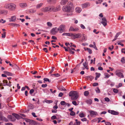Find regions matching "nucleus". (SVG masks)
<instances>
[{
    "mask_svg": "<svg viewBox=\"0 0 125 125\" xmlns=\"http://www.w3.org/2000/svg\"><path fill=\"white\" fill-rule=\"evenodd\" d=\"M69 95L71 97V99L72 100H76L79 97L78 93L76 91H71L69 92Z\"/></svg>",
    "mask_w": 125,
    "mask_h": 125,
    "instance_id": "1",
    "label": "nucleus"
},
{
    "mask_svg": "<svg viewBox=\"0 0 125 125\" xmlns=\"http://www.w3.org/2000/svg\"><path fill=\"white\" fill-rule=\"evenodd\" d=\"M52 8L51 6H48L45 7H43L42 8L41 10L42 12H46L50 11H51Z\"/></svg>",
    "mask_w": 125,
    "mask_h": 125,
    "instance_id": "2",
    "label": "nucleus"
},
{
    "mask_svg": "<svg viewBox=\"0 0 125 125\" xmlns=\"http://www.w3.org/2000/svg\"><path fill=\"white\" fill-rule=\"evenodd\" d=\"M65 26L64 25H61L58 28L57 30L60 31V33H62L65 31Z\"/></svg>",
    "mask_w": 125,
    "mask_h": 125,
    "instance_id": "3",
    "label": "nucleus"
},
{
    "mask_svg": "<svg viewBox=\"0 0 125 125\" xmlns=\"http://www.w3.org/2000/svg\"><path fill=\"white\" fill-rule=\"evenodd\" d=\"M71 7L70 6L66 5L63 6L62 8V10L63 11L68 12L70 11Z\"/></svg>",
    "mask_w": 125,
    "mask_h": 125,
    "instance_id": "4",
    "label": "nucleus"
},
{
    "mask_svg": "<svg viewBox=\"0 0 125 125\" xmlns=\"http://www.w3.org/2000/svg\"><path fill=\"white\" fill-rule=\"evenodd\" d=\"M52 8L51 10H52L54 12L57 11L60 9V6L59 5L58 6L56 7H54L53 6H51Z\"/></svg>",
    "mask_w": 125,
    "mask_h": 125,
    "instance_id": "5",
    "label": "nucleus"
},
{
    "mask_svg": "<svg viewBox=\"0 0 125 125\" xmlns=\"http://www.w3.org/2000/svg\"><path fill=\"white\" fill-rule=\"evenodd\" d=\"M72 39L79 38L82 35L80 33L73 34V33Z\"/></svg>",
    "mask_w": 125,
    "mask_h": 125,
    "instance_id": "6",
    "label": "nucleus"
},
{
    "mask_svg": "<svg viewBox=\"0 0 125 125\" xmlns=\"http://www.w3.org/2000/svg\"><path fill=\"white\" fill-rule=\"evenodd\" d=\"M9 10H15L16 6L13 4L10 3Z\"/></svg>",
    "mask_w": 125,
    "mask_h": 125,
    "instance_id": "7",
    "label": "nucleus"
},
{
    "mask_svg": "<svg viewBox=\"0 0 125 125\" xmlns=\"http://www.w3.org/2000/svg\"><path fill=\"white\" fill-rule=\"evenodd\" d=\"M120 70L118 69L117 70H116L115 73L116 75L119 77H120L121 78H123L124 77L122 73L120 72Z\"/></svg>",
    "mask_w": 125,
    "mask_h": 125,
    "instance_id": "8",
    "label": "nucleus"
},
{
    "mask_svg": "<svg viewBox=\"0 0 125 125\" xmlns=\"http://www.w3.org/2000/svg\"><path fill=\"white\" fill-rule=\"evenodd\" d=\"M90 116L92 117L94 115H98L97 113L94 111L93 110H90L89 111Z\"/></svg>",
    "mask_w": 125,
    "mask_h": 125,
    "instance_id": "9",
    "label": "nucleus"
},
{
    "mask_svg": "<svg viewBox=\"0 0 125 125\" xmlns=\"http://www.w3.org/2000/svg\"><path fill=\"white\" fill-rule=\"evenodd\" d=\"M108 112L113 115H118V112H116L114 110H108Z\"/></svg>",
    "mask_w": 125,
    "mask_h": 125,
    "instance_id": "10",
    "label": "nucleus"
},
{
    "mask_svg": "<svg viewBox=\"0 0 125 125\" xmlns=\"http://www.w3.org/2000/svg\"><path fill=\"white\" fill-rule=\"evenodd\" d=\"M83 8H84L89 6L90 5V4L88 2H86L81 5Z\"/></svg>",
    "mask_w": 125,
    "mask_h": 125,
    "instance_id": "11",
    "label": "nucleus"
},
{
    "mask_svg": "<svg viewBox=\"0 0 125 125\" xmlns=\"http://www.w3.org/2000/svg\"><path fill=\"white\" fill-rule=\"evenodd\" d=\"M57 28V27H55L52 29L51 31V33L54 35L56 34L57 32V31L56 30Z\"/></svg>",
    "mask_w": 125,
    "mask_h": 125,
    "instance_id": "12",
    "label": "nucleus"
},
{
    "mask_svg": "<svg viewBox=\"0 0 125 125\" xmlns=\"http://www.w3.org/2000/svg\"><path fill=\"white\" fill-rule=\"evenodd\" d=\"M3 82L4 85H6L9 86L10 87L11 86V85L9 82V83H8V81L6 80H4L3 81Z\"/></svg>",
    "mask_w": 125,
    "mask_h": 125,
    "instance_id": "13",
    "label": "nucleus"
},
{
    "mask_svg": "<svg viewBox=\"0 0 125 125\" xmlns=\"http://www.w3.org/2000/svg\"><path fill=\"white\" fill-rule=\"evenodd\" d=\"M12 115L15 117V118H16L17 119H19L22 118V117L21 116L16 114L12 113Z\"/></svg>",
    "mask_w": 125,
    "mask_h": 125,
    "instance_id": "14",
    "label": "nucleus"
},
{
    "mask_svg": "<svg viewBox=\"0 0 125 125\" xmlns=\"http://www.w3.org/2000/svg\"><path fill=\"white\" fill-rule=\"evenodd\" d=\"M16 17L15 16H12L10 18H9V21L10 22H14L15 21Z\"/></svg>",
    "mask_w": 125,
    "mask_h": 125,
    "instance_id": "15",
    "label": "nucleus"
},
{
    "mask_svg": "<svg viewBox=\"0 0 125 125\" xmlns=\"http://www.w3.org/2000/svg\"><path fill=\"white\" fill-rule=\"evenodd\" d=\"M3 73L5 74H6L7 75L12 76L15 75V74H14L6 71H4L3 72Z\"/></svg>",
    "mask_w": 125,
    "mask_h": 125,
    "instance_id": "16",
    "label": "nucleus"
},
{
    "mask_svg": "<svg viewBox=\"0 0 125 125\" xmlns=\"http://www.w3.org/2000/svg\"><path fill=\"white\" fill-rule=\"evenodd\" d=\"M79 29L78 28H74L72 27H71L69 29V31H77Z\"/></svg>",
    "mask_w": 125,
    "mask_h": 125,
    "instance_id": "17",
    "label": "nucleus"
},
{
    "mask_svg": "<svg viewBox=\"0 0 125 125\" xmlns=\"http://www.w3.org/2000/svg\"><path fill=\"white\" fill-rule=\"evenodd\" d=\"M19 5L21 7L23 8L27 6V4L25 3H20Z\"/></svg>",
    "mask_w": 125,
    "mask_h": 125,
    "instance_id": "18",
    "label": "nucleus"
},
{
    "mask_svg": "<svg viewBox=\"0 0 125 125\" xmlns=\"http://www.w3.org/2000/svg\"><path fill=\"white\" fill-rule=\"evenodd\" d=\"M68 2L67 0H62L61 2V4L62 5H64L66 4V3Z\"/></svg>",
    "mask_w": 125,
    "mask_h": 125,
    "instance_id": "19",
    "label": "nucleus"
},
{
    "mask_svg": "<svg viewBox=\"0 0 125 125\" xmlns=\"http://www.w3.org/2000/svg\"><path fill=\"white\" fill-rule=\"evenodd\" d=\"M75 10L77 12L80 13L81 11L82 10L81 8L77 7L75 8Z\"/></svg>",
    "mask_w": 125,
    "mask_h": 125,
    "instance_id": "20",
    "label": "nucleus"
},
{
    "mask_svg": "<svg viewBox=\"0 0 125 125\" xmlns=\"http://www.w3.org/2000/svg\"><path fill=\"white\" fill-rule=\"evenodd\" d=\"M43 4L42 3H41L37 4L36 6V8L38 9L41 8Z\"/></svg>",
    "mask_w": 125,
    "mask_h": 125,
    "instance_id": "21",
    "label": "nucleus"
},
{
    "mask_svg": "<svg viewBox=\"0 0 125 125\" xmlns=\"http://www.w3.org/2000/svg\"><path fill=\"white\" fill-rule=\"evenodd\" d=\"M51 76L53 77H58L60 76V75L58 73L55 74H52L51 75Z\"/></svg>",
    "mask_w": 125,
    "mask_h": 125,
    "instance_id": "22",
    "label": "nucleus"
},
{
    "mask_svg": "<svg viewBox=\"0 0 125 125\" xmlns=\"http://www.w3.org/2000/svg\"><path fill=\"white\" fill-rule=\"evenodd\" d=\"M83 65L86 69L87 70L88 69V68L87 67V64L86 62H84L83 63Z\"/></svg>",
    "mask_w": 125,
    "mask_h": 125,
    "instance_id": "23",
    "label": "nucleus"
},
{
    "mask_svg": "<svg viewBox=\"0 0 125 125\" xmlns=\"http://www.w3.org/2000/svg\"><path fill=\"white\" fill-rule=\"evenodd\" d=\"M10 24L13 27H19L20 26V25L19 24L15 23H11Z\"/></svg>",
    "mask_w": 125,
    "mask_h": 125,
    "instance_id": "24",
    "label": "nucleus"
},
{
    "mask_svg": "<svg viewBox=\"0 0 125 125\" xmlns=\"http://www.w3.org/2000/svg\"><path fill=\"white\" fill-rule=\"evenodd\" d=\"M44 101L46 102V103L50 104V103H52L53 102V101L52 100H44Z\"/></svg>",
    "mask_w": 125,
    "mask_h": 125,
    "instance_id": "25",
    "label": "nucleus"
},
{
    "mask_svg": "<svg viewBox=\"0 0 125 125\" xmlns=\"http://www.w3.org/2000/svg\"><path fill=\"white\" fill-rule=\"evenodd\" d=\"M10 5V4H5L4 7L7 9H9V7Z\"/></svg>",
    "mask_w": 125,
    "mask_h": 125,
    "instance_id": "26",
    "label": "nucleus"
},
{
    "mask_svg": "<svg viewBox=\"0 0 125 125\" xmlns=\"http://www.w3.org/2000/svg\"><path fill=\"white\" fill-rule=\"evenodd\" d=\"M68 49L69 50V52L72 54H73L74 53V51H72V50H71V49L70 48L68 47Z\"/></svg>",
    "mask_w": 125,
    "mask_h": 125,
    "instance_id": "27",
    "label": "nucleus"
},
{
    "mask_svg": "<svg viewBox=\"0 0 125 125\" xmlns=\"http://www.w3.org/2000/svg\"><path fill=\"white\" fill-rule=\"evenodd\" d=\"M95 91L97 93H100L101 92L100 90L99 89L98 87L96 88L95 89Z\"/></svg>",
    "mask_w": 125,
    "mask_h": 125,
    "instance_id": "28",
    "label": "nucleus"
},
{
    "mask_svg": "<svg viewBox=\"0 0 125 125\" xmlns=\"http://www.w3.org/2000/svg\"><path fill=\"white\" fill-rule=\"evenodd\" d=\"M95 78H99L101 75V74L100 73H96Z\"/></svg>",
    "mask_w": 125,
    "mask_h": 125,
    "instance_id": "29",
    "label": "nucleus"
},
{
    "mask_svg": "<svg viewBox=\"0 0 125 125\" xmlns=\"http://www.w3.org/2000/svg\"><path fill=\"white\" fill-rule=\"evenodd\" d=\"M29 123L31 125H33L35 124V122L32 120H30Z\"/></svg>",
    "mask_w": 125,
    "mask_h": 125,
    "instance_id": "30",
    "label": "nucleus"
},
{
    "mask_svg": "<svg viewBox=\"0 0 125 125\" xmlns=\"http://www.w3.org/2000/svg\"><path fill=\"white\" fill-rule=\"evenodd\" d=\"M86 102L88 104H92V101L91 99H89L86 101Z\"/></svg>",
    "mask_w": 125,
    "mask_h": 125,
    "instance_id": "31",
    "label": "nucleus"
},
{
    "mask_svg": "<svg viewBox=\"0 0 125 125\" xmlns=\"http://www.w3.org/2000/svg\"><path fill=\"white\" fill-rule=\"evenodd\" d=\"M73 33H67L66 36H68L71 37L72 38H73Z\"/></svg>",
    "mask_w": 125,
    "mask_h": 125,
    "instance_id": "32",
    "label": "nucleus"
},
{
    "mask_svg": "<svg viewBox=\"0 0 125 125\" xmlns=\"http://www.w3.org/2000/svg\"><path fill=\"white\" fill-rule=\"evenodd\" d=\"M89 94V93L87 91H86L84 92V94L85 96H87Z\"/></svg>",
    "mask_w": 125,
    "mask_h": 125,
    "instance_id": "33",
    "label": "nucleus"
},
{
    "mask_svg": "<svg viewBox=\"0 0 125 125\" xmlns=\"http://www.w3.org/2000/svg\"><path fill=\"white\" fill-rule=\"evenodd\" d=\"M104 26H106L107 24V21H102L101 22Z\"/></svg>",
    "mask_w": 125,
    "mask_h": 125,
    "instance_id": "34",
    "label": "nucleus"
},
{
    "mask_svg": "<svg viewBox=\"0 0 125 125\" xmlns=\"http://www.w3.org/2000/svg\"><path fill=\"white\" fill-rule=\"evenodd\" d=\"M103 1L102 0H98L97 1H96V4H100Z\"/></svg>",
    "mask_w": 125,
    "mask_h": 125,
    "instance_id": "35",
    "label": "nucleus"
},
{
    "mask_svg": "<svg viewBox=\"0 0 125 125\" xmlns=\"http://www.w3.org/2000/svg\"><path fill=\"white\" fill-rule=\"evenodd\" d=\"M8 12L7 11H5L4 10H2L0 11V14H2L5 12L6 13H7Z\"/></svg>",
    "mask_w": 125,
    "mask_h": 125,
    "instance_id": "36",
    "label": "nucleus"
},
{
    "mask_svg": "<svg viewBox=\"0 0 125 125\" xmlns=\"http://www.w3.org/2000/svg\"><path fill=\"white\" fill-rule=\"evenodd\" d=\"M121 33V32H118L117 33L115 37L117 38V37L119 36V35H120Z\"/></svg>",
    "mask_w": 125,
    "mask_h": 125,
    "instance_id": "37",
    "label": "nucleus"
},
{
    "mask_svg": "<svg viewBox=\"0 0 125 125\" xmlns=\"http://www.w3.org/2000/svg\"><path fill=\"white\" fill-rule=\"evenodd\" d=\"M104 75L105 76V77L107 78L109 77L110 76V75L109 74L106 73H104Z\"/></svg>",
    "mask_w": 125,
    "mask_h": 125,
    "instance_id": "38",
    "label": "nucleus"
},
{
    "mask_svg": "<svg viewBox=\"0 0 125 125\" xmlns=\"http://www.w3.org/2000/svg\"><path fill=\"white\" fill-rule=\"evenodd\" d=\"M31 73L33 74H35L37 73V72L36 71H32L31 72Z\"/></svg>",
    "mask_w": 125,
    "mask_h": 125,
    "instance_id": "39",
    "label": "nucleus"
},
{
    "mask_svg": "<svg viewBox=\"0 0 125 125\" xmlns=\"http://www.w3.org/2000/svg\"><path fill=\"white\" fill-rule=\"evenodd\" d=\"M48 26L50 27H52V23L50 22H48L47 23Z\"/></svg>",
    "mask_w": 125,
    "mask_h": 125,
    "instance_id": "40",
    "label": "nucleus"
},
{
    "mask_svg": "<svg viewBox=\"0 0 125 125\" xmlns=\"http://www.w3.org/2000/svg\"><path fill=\"white\" fill-rule=\"evenodd\" d=\"M121 61L123 63H125V59L124 57H122L121 60Z\"/></svg>",
    "mask_w": 125,
    "mask_h": 125,
    "instance_id": "41",
    "label": "nucleus"
},
{
    "mask_svg": "<svg viewBox=\"0 0 125 125\" xmlns=\"http://www.w3.org/2000/svg\"><path fill=\"white\" fill-rule=\"evenodd\" d=\"M6 32H4L2 34L1 37L2 38H5V37Z\"/></svg>",
    "mask_w": 125,
    "mask_h": 125,
    "instance_id": "42",
    "label": "nucleus"
},
{
    "mask_svg": "<svg viewBox=\"0 0 125 125\" xmlns=\"http://www.w3.org/2000/svg\"><path fill=\"white\" fill-rule=\"evenodd\" d=\"M61 105H64L66 104V103L64 101H63L61 102Z\"/></svg>",
    "mask_w": 125,
    "mask_h": 125,
    "instance_id": "43",
    "label": "nucleus"
},
{
    "mask_svg": "<svg viewBox=\"0 0 125 125\" xmlns=\"http://www.w3.org/2000/svg\"><path fill=\"white\" fill-rule=\"evenodd\" d=\"M10 120L12 121H15L16 120L15 117H14L12 116Z\"/></svg>",
    "mask_w": 125,
    "mask_h": 125,
    "instance_id": "44",
    "label": "nucleus"
},
{
    "mask_svg": "<svg viewBox=\"0 0 125 125\" xmlns=\"http://www.w3.org/2000/svg\"><path fill=\"white\" fill-rule=\"evenodd\" d=\"M89 46L90 47H91L93 48H94L95 49H96V50H97V48H95V47L94 46V45H93L92 44H90L89 45Z\"/></svg>",
    "mask_w": 125,
    "mask_h": 125,
    "instance_id": "45",
    "label": "nucleus"
},
{
    "mask_svg": "<svg viewBox=\"0 0 125 125\" xmlns=\"http://www.w3.org/2000/svg\"><path fill=\"white\" fill-rule=\"evenodd\" d=\"M48 2H51L53 3H55L56 1V0H47Z\"/></svg>",
    "mask_w": 125,
    "mask_h": 125,
    "instance_id": "46",
    "label": "nucleus"
},
{
    "mask_svg": "<svg viewBox=\"0 0 125 125\" xmlns=\"http://www.w3.org/2000/svg\"><path fill=\"white\" fill-rule=\"evenodd\" d=\"M113 92L116 93H117L118 92V90L117 89L114 88L113 89Z\"/></svg>",
    "mask_w": 125,
    "mask_h": 125,
    "instance_id": "47",
    "label": "nucleus"
},
{
    "mask_svg": "<svg viewBox=\"0 0 125 125\" xmlns=\"http://www.w3.org/2000/svg\"><path fill=\"white\" fill-rule=\"evenodd\" d=\"M79 116L81 117H83L85 116L84 115L83 113L80 114H79Z\"/></svg>",
    "mask_w": 125,
    "mask_h": 125,
    "instance_id": "48",
    "label": "nucleus"
},
{
    "mask_svg": "<svg viewBox=\"0 0 125 125\" xmlns=\"http://www.w3.org/2000/svg\"><path fill=\"white\" fill-rule=\"evenodd\" d=\"M86 38L85 37V35L83 34V37L82 38V40H84L85 41H86Z\"/></svg>",
    "mask_w": 125,
    "mask_h": 125,
    "instance_id": "49",
    "label": "nucleus"
},
{
    "mask_svg": "<svg viewBox=\"0 0 125 125\" xmlns=\"http://www.w3.org/2000/svg\"><path fill=\"white\" fill-rule=\"evenodd\" d=\"M3 119V117L2 116V113L0 112V120H2Z\"/></svg>",
    "mask_w": 125,
    "mask_h": 125,
    "instance_id": "50",
    "label": "nucleus"
},
{
    "mask_svg": "<svg viewBox=\"0 0 125 125\" xmlns=\"http://www.w3.org/2000/svg\"><path fill=\"white\" fill-rule=\"evenodd\" d=\"M70 115L72 116H74L75 115V113L74 112L71 111L70 113Z\"/></svg>",
    "mask_w": 125,
    "mask_h": 125,
    "instance_id": "51",
    "label": "nucleus"
},
{
    "mask_svg": "<svg viewBox=\"0 0 125 125\" xmlns=\"http://www.w3.org/2000/svg\"><path fill=\"white\" fill-rule=\"evenodd\" d=\"M6 21L5 20H4L3 19H1L0 21V22L3 23L5 22Z\"/></svg>",
    "mask_w": 125,
    "mask_h": 125,
    "instance_id": "52",
    "label": "nucleus"
},
{
    "mask_svg": "<svg viewBox=\"0 0 125 125\" xmlns=\"http://www.w3.org/2000/svg\"><path fill=\"white\" fill-rule=\"evenodd\" d=\"M44 83H45V81H48L49 82H50L51 81L49 80V79H44Z\"/></svg>",
    "mask_w": 125,
    "mask_h": 125,
    "instance_id": "53",
    "label": "nucleus"
},
{
    "mask_svg": "<svg viewBox=\"0 0 125 125\" xmlns=\"http://www.w3.org/2000/svg\"><path fill=\"white\" fill-rule=\"evenodd\" d=\"M80 122H77L74 124V125H80Z\"/></svg>",
    "mask_w": 125,
    "mask_h": 125,
    "instance_id": "54",
    "label": "nucleus"
},
{
    "mask_svg": "<svg viewBox=\"0 0 125 125\" xmlns=\"http://www.w3.org/2000/svg\"><path fill=\"white\" fill-rule=\"evenodd\" d=\"M54 67H52V68L51 70L49 72V73H52L54 71Z\"/></svg>",
    "mask_w": 125,
    "mask_h": 125,
    "instance_id": "55",
    "label": "nucleus"
},
{
    "mask_svg": "<svg viewBox=\"0 0 125 125\" xmlns=\"http://www.w3.org/2000/svg\"><path fill=\"white\" fill-rule=\"evenodd\" d=\"M43 50L46 53H47L48 52V50H47L46 48H44L43 49Z\"/></svg>",
    "mask_w": 125,
    "mask_h": 125,
    "instance_id": "56",
    "label": "nucleus"
},
{
    "mask_svg": "<svg viewBox=\"0 0 125 125\" xmlns=\"http://www.w3.org/2000/svg\"><path fill=\"white\" fill-rule=\"evenodd\" d=\"M83 29H84L85 28V27L84 26L83 24H81L80 26Z\"/></svg>",
    "mask_w": 125,
    "mask_h": 125,
    "instance_id": "57",
    "label": "nucleus"
},
{
    "mask_svg": "<svg viewBox=\"0 0 125 125\" xmlns=\"http://www.w3.org/2000/svg\"><path fill=\"white\" fill-rule=\"evenodd\" d=\"M102 20L103 21H107L106 19L104 17L102 19Z\"/></svg>",
    "mask_w": 125,
    "mask_h": 125,
    "instance_id": "58",
    "label": "nucleus"
},
{
    "mask_svg": "<svg viewBox=\"0 0 125 125\" xmlns=\"http://www.w3.org/2000/svg\"><path fill=\"white\" fill-rule=\"evenodd\" d=\"M105 100L107 102H109L110 101V99H109L107 98V97H106L104 98Z\"/></svg>",
    "mask_w": 125,
    "mask_h": 125,
    "instance_id": "59",
    "label": "nucleus"
},
{
    "mask_svg": "<svg viewBox=\"0 0 125 125\" xmlns=\"http://www.w3.org/2000/svg\"><path fill=\"white\" fill-rule=\"evenodd\" d=\"M72 104L73 105H77V103L76 101H73L72 102Z\"/></svg>",
    "mask_w": 125,
    "mask_h": 125,
    "instance_id": "60",
    "label": "nucleus"
},
{
    "mask_svg": "<svg viewBox=\"0 0 125 125\" xmlns=\"http://www.w3.org/2000/svg\"><path fill=\"white\" fill-rule=\"evenodd\" d=\"M98 85V83H93V86H95Z\"/></svg>",
    "mask_w": 125,
    "mask_h": 125,
    "instance_id": "61",
    "label": "nucleus"
},
{
    "mask_svg": "<svg viewBox=\"0 0 125 125\" xmlns=\"http://www.w3.org/2000/svg\"><path fill=\"white\" fill-rule=\"evenodd\" d=\"M56 118V117L55 115H53L51 117V119L52 120H54Z\"/></svg>",
    "mask_w": 125,
    "mask_h": 125,
    "instance_id": "62",
    "label": "nucleus"
},
{
    "mask_svg": "<svg viewBox=\"0 0 125 125\" xmlns=\"http://www.w3.org/2000/svg\"><path fill=\"white\" fill-rule=\"evenodd\" d=\"M34 92V90L33 89H31L30 91V94H32Z\"/></svg>",
    "mask_w": 125,
    "mask_h": 125,
    "instance_id": "63",
    "label": "nucleus"
},
{
    "mask_svg": "<svg viewBox=\"0 0 125 125\" xmlns=\"http://www.w3.org/2000/svg\"><path fill=\"white\" fill-rule=\"evenodd\" d=\"M47 86V85L46 84H43L42 85V87L44 88L46 87Z\"/></svg>",
    "mask_w": 125,
    "mask_h": 125,
    "instance_id": "64",
    "label": "nucleus"
}]
</instances>
